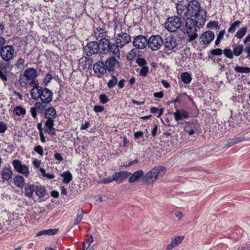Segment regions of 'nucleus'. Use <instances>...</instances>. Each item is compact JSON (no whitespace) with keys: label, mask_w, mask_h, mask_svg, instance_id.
<instances>
[{"label":"nucleus","mask_w":250,"mask_h":250,"mask_svg":"<svg viewBox=\"0 0 250 250\" xmlns=\"http://www.w3.org/2000/svg\"><path fill=\"white\" fill-rule=\"evenodd\" d=\"M207 11L201 8L200 2L197 0H191L187 6V10L184 12L186 18H183L185 22L183 27V35H188V41L191 42L198 37L197 28H201L207 21Z\"/></svg>","instance_id":"1"},{"label":"nucleus","mask_w":250,"mask_h":250,"mask_svg":"<svg viewBox=\"0 0 250 250\" xmlns=\"http://www.w3.org/2000/svg\"><path fill=\"white\" fill-rule=\"evenodd\" d=\"M166 172V168L164 166H159L155 167L148 171L144 175L142 170L135 171L129 177L128 182L132 183L140 178L142 177L143 182L147 184H153L157 179L159 176L162 177Z\"/></svg>","instance_id":"2"},{"label":"nucleus","mask_w":250,"mask_h":250,"mask_svg":"<svg viewBox=\"0 0 250 250\" xmlns=\"http://www.w3.org/2000/svg\"><path fill=\"white\" fill-rule=\"evenodd\" d=\"M53 92L48 88L42 87L40 88L36 93L31 97V99L37 101L41 100L40 102H36L34 106H39V107L42 108L45 104H50L52 101Z\"/></svg>","instance_id":"3"},{"label":"nucleus","mask_w":250,"mask_h":250,"mask_svg":"<svg viewBox=\"0 0 250 250\" xmlns=\"http://www.w3.org/2000/svg\"><path fill=\"white\" fill-rule=\"evenodd\" d=\"M49 104H45L43 107H39V106H33L30 108V113L32 117L35 120L38 118V114L43 113L44 117L46 120H53L57 116V111L53 106L47 107Z\"/></svg>","instance_id":"4"},{"label":"nucleus","mask_w":250,"mask_h":250,"mask_svg":"<svg viewBox=\"0 0 250 250\" xmlns=\"http://www.w3.org/2000/svg\"><path fill=\"white\" fill-rule=\"evenodd\" d=\"M183 17L180 18L179 16H173L168 17L165 23V27L167 30L170 32H175L178 29L182 32V34L179 35L178 37L179 38L181 39H185L188 35H183V28L180 29L182 25V19Z\"/></svg>","instance_id":"5"},{"label":"nucleus","mask_w":250,"mask_h":250,"mask_svg":"<svg viewBox=\"0 0 250 250\" xmlns=\"http://www.w3.org/2000/svg\"><path fill=\"white\" fill-rule=\"evenodd\" d=\"M131 42V36L125 32H122L115 37V48L113 55L119 58L121 55L119 48H123L125 44Z\"/></svg>","instance_id":"6"},{"label":"nucleus","mask_w":250,"mask_h":250,"mask_svg":"<svg viewBox=\"0 0 250 250\" xmlns=\"http://www.w3.org/2000/svg\"><path fill=\"white\" fill-rule=\"evenodd\" d=\"M100 49L99 54H107L109 53L113 55V51L115 48L114 43H111L109 41L105 38H102L98 42Z\"/></svg>","instance_id":"7"},{"label":"nucleus","mask_w":250,"mask_h":250,"mask_svg":"<svg viewBox=\"0 0 250 250\" xmlns=\"http://www.w3.org/2000/svg\"><path fill=\"white\" fill-rule=\"evenodd\" d=\"M147 41V46L152 51L159 49L164 43L163 38L158 35L151 36Z\"/></svg>","instance_id":"8"},{"label":"nucleus","mask_w":250,"mask_h":250,"mask_svg":"<svg viewBox=\"0 0 250 250\" xmlns=\"http://www.w3.org/2000/svg\"><path fill=\"white\" fill-rule=\"evenodd\" d=\"M14 49L13 46L11 45H7L3 46L0 50V56L1 58L6 62V63H9L10 61L13 58Z\"/></svg>","instance_id":"9"},{"label":"nucleus","mask_w":250,"mask_h":250,"mask_svg":"<svg viewBox=\"0 0 250 250\" xmlns=\"http://www.w3.org/2000/svg\"><path fill=\"white\" fill-rule=\"evenodd\" d=\"M117 56L112 55L108 57L104 62L107 72H114L118 68L119 62L116 58Z\"/></svg>","instance_id":"10"},{"label":"nucleus","mask_w":250,"mask_h":250,"mask_svg":"<svg viewBox=\"0 0 250 250\" xmlns=\"http://www.w3.org/2000/svg\"><path fill=\"white\" fill-rule=\"evenodd\" d=\"M15 170L19 173L24 175L28 177L30 174L29 167L25 164H22L21 162L18 159H15L12 162Z\"/></svg>","instance_id":"11"},{"label":"nucleus","mask_w":250,"mask_h":250,"mask_svg":"<svg viewBox=\"0 0 250 250\" xmlns=\"http://www.w3.org/2000/svg\"><path fill=\"white\" fill-rule=\"evenodd\" d=\"M92 70L94 75L98 78H101L107 72L104 62L98 61L93 64Z\"/></svg>","instance_id":"12"},{"label":"nucleus","mask_w":250,"mask_h":250,"mask_svg":"<svg viewBox=\"0 0 250 250\" xmlns=\"http://www.w3.org/2000/svg\"><path fill=\"white\" fill-rule=\"evenodd\" d=\"M98 45V42L96 41L89 42L86 46L83 47V52L88 57L99 54L100 49Z\"/></svg>","instance_id":"13"},{"label":"nucleus","mask_w":250,"mask_h":250,"mask_svg":"<svg viewBox=\"0 0 250 250\" xmlns=\"http://www.w3.org/2000/svg\"><path fill=\"white\" fill-rule=\"evenodd\" d=\"M147 38L146 36L143 35H139L135 36L133 38L132 43L136 49H144L147 46Z\"/></svg>","instance_id":"14"},{"label":"nucleus","mask_w":250,"mask_h":250,"mask_svg":"<svg viewBox=\"0 0 250 250\" xmlns=\"http://www.w3.org/2000/svg\"><path fill=\"white\" fill-rule=\"evenodd\" d=\"M215 34L212 31H207L200 36V43L207 46L214 39Z\"/></svg>","instance_id":"15"},{"label":"nucleus","mask_w":250,"mask_h":250,"mask_svg":"<svg viewBox=\"0 0 250 250\" xmlns=\"http://www.w3.org/2000/svg\"><path fill=\"white\" fill-rule=\"evenodd\" d=\"M163 44L167 50L172 51L177 46L178 43L175 36L171 35L165 38Z\"/></svg>","instance_id":"16"},{"label":"nucleus","mask_w":250,"mask_h":250,"mask_svg":"<svg viewBox=\"0 0 250 250\" xmlns=\"http://www.w3.org/2000/svg\"><path fill=\"white\" fill-rule=\"evenodd\" d=\"M170 113L173 114L174 120L176 121L188 119L189 118V113L184 109H176L175 112H171Z\"/></svg>","instance_id":"17"},{"label":"nucleus","mask_w":250,"mask_h":250,"mask_svg":"<svg viewBox=\"0 0 250 250\" xmlns=\"http://www.w3.org/2000/svg\"><path fill=\"white\" fill-rule=\"evenodd\" d=\"M130 175L131 173L126 171L116 172L113 175V179L117 184H120L126 179Z\"/></svg>","instance_id":"18"},{"label":"nucleus","mask_w":250,"mask_h":250,"mask_svg":"<svg viewBox=\"0 0 250 250\" xmlns=\"http://www.w3.org/2000/svg\"><path fill=\"white\" fill-rule=\"evenodd\" d=\"M9 63L1 62L0 63V79L4 82L7 81V76L10 73V70H8Z\"/></svg>","instance_id":"19"},{"label":"nucleus","mask_w":250,"mask_h":250,"mask_svg":"<svg viewBox=\"0 0 250 250\" xmlns=\"http://www.w3.org/2000/svg\"><path fill=\"white\" fill-rule=\"evenodd\" d=\"M13 172L11 167L8 165V167H4L0 172L2 181H9L11 179Z\"/></svg>","instance_id":"20"},{"label":"nucleus","mask_w":250,"mask_h":250,"mask_svg":"<svg viewBox=\"0 0 250 250\" xmlns=\"http://www.w3.org/2000/svg\"><path fill=\"white\" fill-rule=\"evenodd\" d=\"M37 76L38 74L36 69L32 67L26 69L23 73V76L28 81L35 79Z\"/></svg>","instance_id":"21"},{"label":"nucleus","mask_w":250,"mask_h":250,"mask_svg":"<svg viewBox=\"0 0 250 250\" xmlns=\"http://www.w3.org/2000/svg\"><path fill=\"white\" fill-rule=\"evenodd\" d=\"M184 237L183 236H174L172 238L171 243L169 244L167 248V250H171L175 247L180 244L184 240Z\"/></svg>","instance_id":"22"},{"label":"nucleus","mask_w":250,"mask_h":250,"mask_svg":"<svg viewBox=\"0 0 250 250\" xmlns=\"http://www.w3.org/2000/svg\"><path fill=\"white\" fill-rule=\"evenodd\" d=\"M23 187L24 188V196L28 198H32L35 192L36 185L27 184Z\"/></svg>","instance_id":"23"},{"label":"nucleus","mask_w":250,"mask_h":250,"mask_svg":"<svg viewBox=\"0 0 250 250\" xmlns=\"http://www.w3.org/2000/svg\"><path fill=\"white\" fill-rule=\"evenodd\" d=\"M12 183L17 188H22L25 185V180L22 176L17 175L14 177Z\"/></svg>","instance_id":"24"},{"label":"nucleus","mask_w":250,"mask_h":250,"mask_svg":"<svg viewBox=\"0 0 250 250\" xmlns=\"http://www.w3.org/2000/svg\"><path fill=\"white\" fill-rule=\"evenodd\" d=\"M233 48V53L234 56L238 57L240 56L245 51V48L243 44L239 43H233L232 44Z\"/></svg>","instance_id":"25"},{"label":"nucleus","mask_w":250,"mask_h":250,"mask_svg":"<svg viewBox=\"0 0 250 250\" xmlns=\"http://www.w3.org/2000/svg\"><path fill=\"white\" fill-rule=\"evenodd\" d=\"M31 81L29 83V84L30 86L32 87V88L30 90V93L31 97L33 96L37 91L42 88V86L39 85V83L37 80L33 79V80H31Z\"/></svg>","instance_id":"26"},{"label":"nucleus","mask_w":250,"mask_h":250,"mask_svg":"<svg viewBox=\"0 0 250 250\" xmlns=\"http://www.w3.org/2000/svg\"><path fill=\"white\" fill-rule=\"evenodd\" d=\"M223 52L224 51L221 48H213L208 53V59H213L215 56L220 57Z\"/></svg>","instance_id":"27"},{"label":"nucleus","mask_w":250,"mask_h":250,"mask_svg":"<svg viewBox=\"0 0 250 250\" xmlns=\"http://www.w3.org/2000/svg\"><path fill=\"white\" fill-rule=\"evenodd\" d=\"M35 194L40 199L44 197L47 193L46 190L44 187L42 185L36 186L35 189Z\"/></svg>","instance_id":"28"},{"label":"nucleus","mask_w":250,"mask_h":250,"mask_svg":"<svg viewBox=\"0 0 250 250\" xmlns=\"http://www.w3.org/2000/svg\"><path fill=\"white\" fill-rule=\"evenodd\" d=\"M58 229H48L41 230L39 231L36 234V236H39L42 235H54L58 232Z\"/></svg>","instance_id":"29"},{"label":"nucleus","mask_w":250,"mask_h":250,"mask_svg":"<svg viewBox=\"0 0 250 250\" xmlns=\"http://www.w3.org/2000/svg\"><path fill=\"white\" fill-rule=\"evenodd\" d=\"M250 34L244 39V44L245 45V51L247 53V58L250 60Z\"/></svg>","instance_id":"30"},{"label":"nucleus","mask_w":250,"mask_h":250,"mask_svg":"<svg viewBox=\"0 0 250 250\" xmlns=\"http://www.w3.org/2000/svg\"><path fill=\"white\" fill-rule=\"evenodd\" d=\"M61 176L63 177L62 182L64 184H69L72 180V175L69 170L63 172Z\"/></svg>","instance_id":"31"},{"label":"nucleus","mask_w":250,"mask_h":250,"mask_svg":"<svg viewBox=\"0 0 250 250\" xmlns=\"http://www.w3.org/2000/svg\"><path fill=\"white\" fill-rule=\"evenodd\" d=\"M181 79L185 84H188L192 81V76L188 72H183L181 74Z\"/></svg>","instance_id":"32"},{"label":"nucleus","mask_w":250,"mask_h":250,"mask_svg":"<svg viewBox=\"0 0 250 250\" xmlns=\"http://www.w3.org/2000/svg\"><path fill=\"white\" fill-rule=\"evenodd\" d=\"M13 113L17 116H23L26 114V110L22 106L19 105L14 108Z\"/></svg>","instance_id":"33"},{"label":"nucleus","mask_w":250,"mask_h":250,"mask_svg":"<svg viewBox=\"0 0 250 250\" xmlns=\"http://www.w3.org/2000/svg\"><path fill=\"white\" fill-rule=\"evenodd\" d=\"M93 60L88 57L85 58V61L83 63V69L92 70L93 67Z\"/></svg>","instance_id":"34"},{"label":"nucleus","mask_w":250,"mask_h":250,"mask_svg":"<svg viewBox=\"0 0 250 250\" xmlns=\"http://www.w3.org/2000/svg\"><path fill=\"white\" fill-rule=\"evenodd\" d=\"M234 70L237 73H250V68L248 66H236L234 68Z\"/></svg>","instance_id":"35"},{"label":"nucleus","mask_w":250,"mask_h":250,"mask_svg":"<svg viewBox=\"0 0 250 250\" xmlns=\"http://www.w3.org/2000/svg\"><path fill=\"white\" fill-rule=\"evenodd\" d=\"M241 23V21H235L230 24V26L228 29V32L229 33H234L236 31L237 27H238Z\"/></svg>","instance_id":"36"},{"label":"nucleus","mask_w":250,"mask_h":250,"mask_svg":"<svg viewBox=\"0 0 250 250\" xmlns=\"http://www.w3.org/2000/svg\"><path fill=\"white\" fill-rule=\"evenodd\" d=\"M247 29V27L246 26L241 28L236 32L235 37L239 39L242 38L246 35Z\"/></svg>","instance_id":"37"},{"label":"nucleus","mask_w":250,"mask_h":250,"mask_svg":"<svg viewBox=\"0 0 250 250\" xmlns=\"http://www.w3.org/2000/svg\"><path fill=\"white\" fill-rule=\"evenodd\" d=\"M223 51L224 52L223 54L225 55V56L229 59H232L234 57V55L233 53V51H232L229 47H225Z\"/></svg>","instance_id":"38"},{"label":"nucleus","mask_w":250,"mask_h":250,"mask_svg":"<svg viewBox=\"0 0 250 250\" xmlns=\"http://www.w3.org/2000/svg\"><path fill=\"white\" fill-rule=\"evenodd\" d=\"M187 96H188L187 93L185 92L181 93L176 97V98L174 99V101L176 103H179L185 102L187 99Z\"/></svg>","instance_id":"39"},{"label":"nucleus","mask_w":250,"mask_h":250,"mask_svg":"<svg viewBox=\"0 0 250 250\" xmlns=\"http://www.w3.org/2000/svg\"><path fill=\"white\" fill-rule=\"evenodd\" d=\"M140 55L138 54V58L135 60V62L140 67H144L146 66L147 62L144 58H141Z\"/></svg>","instance_id":"40"},{"label":"nucleus","mask_w":250,"mask_h":250,"mask_svg":"<svg viewBox=\"0 0 250 250\" xmlns=\"http://www.w3.org/2000/svg\"><path fill=\"white\" fill-rule=\"evenodd\" d=\"M186 127H190V128H194L196 129V126L198 125V121L196 119H192L190 121L186 122Z\"/></svg>","instance_id":"41"},{"label":"nucleus","mask_w":250,"mask_h":250,"mask_svg":"<svg viewBox=\"0 0 250 250\" xmlns=\"http://www.w3.org/2000/svg\"><path fill=\"white\" fill-rule=\"evenodd\" d=\"M117 79L115 76L111 75V79H110L107 83V87L111 89L115 86L117 83Z\"/></svg>","instance_id":"42"},{"label":"nucleus","mask_w":250,"mask_h":250,"mask_svg":"<svg viewBox=\"0 0 250 250\" xmlns=\"http://www.w3.org/2000/svg\"><path fill=\"white\" fill-rule=\"evenodd\" d=\"M54 125V120H46L44 125V130L45 131L52 129Z\"/></svg>","instance_id":"43"},{"label":"nucleus","mask_w":250,"mask_h":250,"mask_svg":"<svg viewBox=\"0 0 250 250\" xmlns=\"http://www.w3.org/2000/svg\"><path fill=\"white\" fill-rule=\"evenodd\" d=\"M52 79L53 77L50 73H48L46 74L42 82L44 86H47Z\"/></svg>","instance_id":"44"},{"label":"nucleus","mask_w":250,"mask_h":250,"mask_svg":"<svg viewBox=\"0 0 250 250\" xmlns=\"http://www.w3.org/2000/svg\"><path fill=\"white\" fill-rule=\"evenodd\" d=\"M179 2V3H177L176 4L177 14L178 15H181L182 16L183 11H184L186 9H187V6L182 5L180 3L181 1Z\"/></svg>","instance_id":"45"},{"label":"nucleus","mask_w":250,"mask_h":250,"mask_svg":"<svg viewBox=\"0 0 250 250\" xmlns=\"http://www.w3.org/2000/svg\"><path fill=\"white\" fill-rule=\"evenodd\" d=\"M99 100L100 102L102 104H105L109 101V98L106 94L104 93L101 94L99 95Z\"/></svg>","instance_id":"46"},{"label":"nucleus","mask_w":250,"mask_h":250,"mask_svg":"<svg viewBox=\"0 0 250 250\" xmlns=\"http://www.w3.org/2000/svg\"><path fill=\"white\" fill-rule=\"evenodd\" d=\"M149 72V67L147 66H145L144 67H141V69L139 72V75L141 77H146L147 76V73Z\"/></svg>","instance_id":"47"},{"label":"nucleus","mask_w":250,"mask_h":250,"mask_svg":"<svg viewBox=\"0 0 250 250\" xmlns=\"http://www.w3.org/2000/svg\"><path fill=\"white\" fill-rule=\"evenodd\" d=\"M104 29L102 28H97V31L95 32V37L96 40L98 41V37L97 36V34H98V37H101V38H103L104 36Z\"/></svg>","instance_id":"48"},{"label":"nucleus","mask_w":250,"mask_h":250,"mask_svg":"<svg viewBox=\"0 0 250 250\" xmlns=\"http://www.w3.org/2000/svg\"><path fill=\"white\" fill-rule=\"evenodd\" d=\"M34 151L37 153L38 154H39L41 156L43 155V147L40 146L38 145L37 146H35L34 147Z\"/></svg>","instance_id":"49"},{"label":"nucleus","mask_w":250,"mask_h":250,"mask_svg":"<svg viewBox=\"0 0 250 250\" xmlns=\"http://www.w3.org/2000/svg\"><path fill=\"white\" fill-rule=\"evenodd\" d=\"M104 107L101 105H95L93 107V111L96 113H101L104 111Z\"/></svg>","instance_id":"50"},{"label":"nucleus","mask_w":250,"mask_h":250,"mask_svg":"<svg viewBox=\"0 0 250 250\" xmlns=\"http://www.w3.org/2000/svg\"><path fill=\"white\" fill-rule=\"evenodd\" d=\"M219 22L217 21H209L207 24V27L208 29H212L213 27L217 25Z\"/></svg>","instance_id":"51"},{"label":"nucleus","mask_w":250,"mask_h":250,"mask_svg":"<svg viewBox=\"0 0 250 250\" xmlns=\"http://www.w3.org/2000/svg\"><path fill=\"white\" fill-rule=\"evenodd\" d=\"M7 129L6 124L2 121H0V133H4Z\"/></svg>","instance_id":"52"},{"label":"nucleus","mask_w":250,"mask_h":250,"mask_svg":"<svg viewBox=\"0 0 250 250\" xmlns=\"http://www.w3.org/2000/svg\"><path fill=\"white\" fill-rule=\"evenodd\" d=\"M113 181H114V180L113 179V176H112V177H108L107 178H103L101 180V183L106 184L110 183Z\"/></svg>","instance_id":"53"},{"label":"nucleus","mask_w":250,"mask_h":250,"mask_svg":"<svg viewBox=\"0 0 250 250\" xmlns=\"http://www.w3.org/2000/svg\"><path fill=\"white\" fill-rule=\"evenodd\" d=\"M16 147V144L15 145L13 144L9 145L7 149H4V151L7 152L8 153L11 154L15 150Z\"/></svg>","instance_id":"54"},{"label":"nucleus","mask_w":250,"mask_h":250,"mask_svg":"<svg viewBox=\"0 0 250 250\" xmlns=\"http://www.w3.org/2000/svg\"><path fill=\"white\" fill-rule=\"evenodd\" d=\"M133 135L135 139H139L143 137L144 132L142 131H138L134 132Z\"/></svg>","instance_id":"55"},{"label":"nucleus","mask_w":250,"mask_h":250,"mask_svg":"<svg viewBox=\"0 0 250 250\" xmlns=\"http://www.w3.org/2000/svg\"><path fill=\"white\" fill-rule=\"evenodd\" d=\"M232 140H233L234 144L236 145L243 141L245 140V137L244 136H240L239 137H235L232 139Z\"/></svg>","instance_id":"56"},{"label":"nucleus","mask_w":250,"mask_h":250,"mask_svg":"<svg viewBox=\"0 0 250 250\" xmlns=\"http://www.w3.org/2000/svg\"><path fill=\"white\" fill-rule=\"evenodd\" d=\"M54 158L55 160L59 161L62 162L63 160V158L62 156V154L59 152H56L54 154Z\"/></svg>","instance_id":"57"},{"label":"nucleus","mask_w":250,"mask_h":250,"mask_svg":"<svg viewBox=\"0 0 250 250\" xmlns=\"http://www.w3.org/2000/svg\"><path fill=\"white\" fill-rule=\"evenodd\" d=\"M164 96V93L163 91H161L158 92H155L153 93V96L155 98H158L159 99L162 98Z\"/></svg>","instance_id":"58"},{"label":"nucleus","mask_w":250,"mask_h":250,"mask_svg":"<svg viewBox=\"0 0 250 250\" xmlns=\"http://www.w3.org/2000/svg\"><path fill=\"white\" fill-rule=\"evenodd\" d=\"M90 125V123L88 121H86L84 123V124H82L80 129L81 130H85L87 129Z\"/></svg>","instance_id":"59"},{"label":"nucleus","mask_w":250,"mask_h":250,"mask_svg":"<svg viewBox=\"0 0 250 250\" xmlns=\"http://www.w3.org/2000/svg\"><path fill=\"white\" fill-rule=\"evenodd\" d=\"M83 215L82 214H79L76 219L75 220V222L74 223V225H77L82 220L83 218Z\"/></svg>","instance_id":"60"},{"label":"nucleus","mask_w":250,"mask_h":250,"mask_svg":"<svg viewBox=\"0 0 250 250\" xmlns=\"http://www.w3.org/2000/svg\"><path fill=\"white\" fill-rule=\"evenodd\" d=\"M131 103L133 104H137L138 105H143L145 104V100H143L142 101H138L133 99L131 100Z\"/></svg>","instance_id":"61"},{"label":"nucleus","mask_w":250,"mask_h":250,"mask_svg":"<svg viewBox=\"0 0 250 250\" xmlns=\"http://www.w3.org/2000/svg\"><path fill=\"white\" fill-rule=\"evenodd\" d=\"M87 241L88 245V246H90V244H92L93 242V236L91 234H88L87 235Z\"/></svg>","instance_id":"62"},{"label":"nucleus","mask_w":250,"mask_h":250,"mask_svg":"<svg viewBox=\"0 0 250 250\" xmlns=\"http://www.w3.org/2000/svg\"><path fill=\"white\" fill-rule=\"evenodd\" d=\"M25 61L23 59L21 58L19 59L17 62L16 65L18 67H20V66H23L24 63Z\"/></svg>","instance_id":"63"},{"label":"nucleus","mask_w":250,"mask_h":250,"mask_svg":"<svg viewBox=\"0 0 250 250\" xmlns=\"http://www.w3.org/2000/svg\"><path fill=\"white\" fill-rule=\"evenodd\" d=\"M125 80L124 79H122L119 81L118 83V87L119 89L123 88L125 85Z\"/></svg>","instance_id":"64"}]
</instances>
